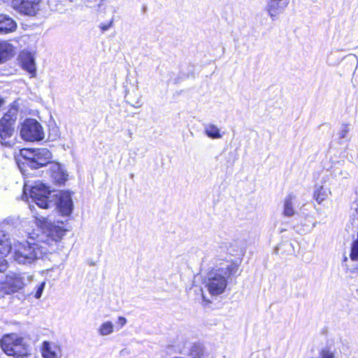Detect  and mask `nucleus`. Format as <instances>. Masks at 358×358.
<instances>
[{
  "mask_svg": "<svg viewBox=\"0 0 358 358\" xmlns=\"http://www.w3.org/2000/svg\"><path fill=\"white\" fill-rule=\"evenodd\" d=\"M347 260H348V258H347V257H344V259H343V261H344V262H346Z\"/></svg>",
  "mask_w": 358,
  "mask_h": 358,
  "instance_id": "2f4dec72",
  "label": "nucleus"
},
{
  "mask_svg": "<svg viewBox=\"0 0 358 358\" xmlns=\"http://www.w3.org/2000/svg\"><path fill=\"white\" fill-rule=\"evenodd\" d=\"M330 193L331 192L329 189L324 188L323 186H315L314 191V198L316 201L320 204L327 198Z\"/></svg>",
  "mask_w": 358,
  "mask_h": 358,
  "instance_id": "f3484780",
  "label": "nucleus"
},
{
  "mask_svg": "<svg viewBox=\"0 0 358 358\" xmlns=\"http://www.w3.org/2000/svg\"><path fill=\"white\" fill-rule=\"evenodd\" d=\"M113 23V19H111V20H110V22H108V23H101V24H100L99 27H100V29H101L102 31H105L108 30L109 28H110V27H112Z\"/></svg>",
  "mask_w": 358,
  "mask_h": 358,
  "instance_id": "bb28decb",
  "label": "nucleus"
},
{
  "mask_svg": "<svg viewBox=\"0 0 358 358\" xmlns=\"http://www.w3.org/2000/svg\"><path fill=\"white\" fill-rule=\"evenodd\" d=\"M204 353L203 346L201 344H194L189 350L192 358H202Z\"/></svg>",
  "mask_w": 358,
  "mask_h": 358,
  "instance_id": "4be33fe9",
  "label": "nucleus"
},
{
  "mask_svg": "<svg viewBox=\"0 0 358 358\" xmlns=\"http://www.w3.org/2000/svg\"><path fill=\"white\" fill-rule=\"evenodd\" d=\"M36 225L41 229L43 234L39 235L33 232L29 234L27 240L24 242H18L14 244L13 259L20 264H31L43 254L40 242L57 241L65 234L66 231L60 227L55 225L48 217L38 216L35 217Z\"/></svg>",
  "mask_w": 358,
  "mask_h": 358,
  "instance_id": "f257e3e1",
  "label": "nucleus"
},
{
  "mask_svg": "<svg viewBox=\"0 0 358 358\" xmlns=\"http://www.w3.org/2000/svg\"><path fill=\"white\" fill-rule=\"evenodd\" d=\"M3 103V99L0 97V106Z\"/></svg>",
  "mask_w": 358,
  "mask_h": 358,
  "instance_id": "7c9ffc66",
  "label": "nucleus"
},
{
  "mask_svg": "<svg viewBox=\"0 0 358 358\" xmlns=\"http://www.w3.org/2000/svg\"><path fill=\"white\" fill-rule=\"evenodd\" d=\"M6 268H7L6 261L3 257H0V272L4 271L6 269Z\"/></svg>",
  "mask_w": 358,
  "mask_h": 358,
  "instance_id": "cd10ccee",
  "label": "nucleus"
},
{
  "mask_svg": "<svg viewBox=\"0 0 358 358\" xmlns=\"http://www.w3.org/2000/svg\"><path fill=\"white\" fill-rule=\"evenodd\" d=\"M11 294V292L8 288L6 285H0V299L4 298L5 296H8Z\"/></svg>",
  "mask_w": 358,
  "mask_h": 358,
  "instance_id": "393cba45",
  "label": "nucleus"
},
{
  "mask_svg": "<svg viewBox=\"0 0 358 358\" xmlns=\"http://www.w3.org/2000/svg\"><path fill=\"white\" fill-rule=\"evenodd\" d=\"M290 0H268L265 10L272 20L282 13L289 3Z\"/></svg>",
  "mask_w": 358,
  "mask_h": 358,
  "instance_id": "1a4fd4ad",
  "label": "nucleus"
},
{
  "mask_svg": "<svg viewBox=\"0 0 358 358\" xmlns=\"http://www.w3.org/2000/svg\"><path fill=\"white\" fill-rule=\"evenodd\" d=\"M237 270L236 266L232 264H227L225 267H220L213 269L207 275L206 287L212 296H217L222 294L227 285V278Z\"/></svg>",
  "mask_w": 358,
  "mask_h": 358,
  "instance_id": "7ed1b4c3",
  "label": "nucleus"
},
{
  "mask_svg": "<svg viewBox=\"0 0 358 358\" xmlns=\"http://www.w3.org/2000/svg\"><path fill=\"white\" fill-rule=\"evenodd\" d=\"M135 99L133 94H129L125 96L126 102L134 108H140L142 106L141 97L136 93Z\"/></svg>",
  "mask_w": 358,
  "mask_h": 358,
  "instance_id": "412c9836",
  "label": "nucleus"
},
{
  "mask_svg": "<svg viewBox=\"0 0 358 358\" xmlns=\"http://www.w3.org/2000/svg\"><path fill=\"white\" fill-rule=\"evenodd\" d=\"M348 132H349V128H348V125H346V124L343 125L339 132L340 138H345Z\"/></svg>",
  "mask_w": 358,
  "mask_h": 358,
  "instance_id": "a878e982",
  "label": "nucleus"
},
{
  "mask_svg": "<svg viewBox=\"0 0 358 358\" xmlns=\"http://www.w3.org/2000/svg\"><path fill=\"white\" fill-rule=\"evenodd\" d=\"M13 55V46L7 41H0V64L8 60Z\"/></svg>",
  "mask_w": 358,
  "mask_h": 358,
  "instance_id": "2eb2a0df",
  "label": "nucleus"
},
{
  "mask_svg": "<svg viewBox=\"0 0 358 358\" xmlns=\"http://www.w3.org/2000/svg\"><path fill=\"white\" fill-rule=\"evenodd\" d=\"M19 57L22 69L30 74L31 78L34 77L36 68L33 55L29 52H22Z\"/></svg>",
  "mask_w": 358,
  "mask_h": 358,
  "instance_id": "f8f14e48",
  "label": "nucleus"
},
{
  "mask_svg": "<svg viewBox=\"0 0 358 358\" xmlns=\"http://www.w3.org/2000/svg\"><path fill=\"white\" fill-rule=\"evenodd\" d=\"M17 109L12 107L0 119V140L5 146L11 147L14 142L10 138L14 133V124L17 120Z\"/></svg>",
  "mask_w": 358,
  "mask_h": 358,
  "instance_id": "423d86ee",
  "label": "nucleus"
},
{
  "mask_svg": "<svg viewBox=\"0 0 358 358\" xmlns=\"http://www.w3.org/2000/svg\"><path fill=\"white\" fill-rule=\"evenodd\" d=\"M32 276L27 273L15 275L6 284L11 293L22 289L27 283L29 282Z\"/></svg>",
  "mask_w": 358,
  "mask_h": 358,
  "instance_id": "9d476101",
  "label": "nucleus"
},
{
  "mask_svg": "<svg viewBox=\"0 0 358 358\" xmlns=\"http://www.w3.org/2000/svg\"><path fill=\"white\" fill-rule=\"evenodd\" d=\"M97 331L100 336H108L114 331V325L110 321L104 322L101 324Z\"/></svg>",
  "mask_w": 358,
  "mask_h": 358,
  "instance_id": "aec40b11",
  "label": "nucleus"
},
{
  "mask_svg": "<svg viewBox=\"0 0 358 358\" xmlns=\"http://www.w3.org/2000/svg\"><path fill=\"white\" fill-rule=\"evenodd\" d=\"M204 133L208 137L212 139L221 138L222 136L218 127L213 124L205 125Z\"/></svg>",
  "mask_w": 358,
  "mask_h": 358,
  "instance_id": "a211bd4d",
  "label": "nucleus"
},
{
  "mask_svg": "<svg viewBox=\"0 0 358 358\" xmlns=\"http://www.w3.org/2000/svg\"><path fill=\"white\" fill-rule=\"evenodd\" d=\"M45 282H41L36 287V293H35V298L38 299L41 297L42 296V294L43 292V290L45 289Z\"/></svg>",
  "mask_w": 358,
  "mask_h": 358,
  "instance_id": "b1692460",
  "label": "nucleus"
},
{
  "mask_svg": "<svg viewBox=\"0 0 358 358\" xmlns=\"http://www.w3.org/2000/svg\"><path fill=\"white\" fill-rule=\"evenodd\" d=\"M22 162H18V166L22 173L25 172V168L38 169L50 164L52 154L45 148L37 149H24L21 150Z\"/></svg>",
  "mask_w": 358,
  "mask_h": 358,
  "instance_id": "20e7f679",
  "label": "nucleus"
},
{
  "mask_svg": "<svg viewBox=\"0 0 358 358\" xmlns=\"http://www.w3.org/2000/svg\"><path fill=\"white\" fill-rule=\"evenodd\" d=\"M127 323V319L124 317L120 316L117 320V324L120 325V329L123 327Z\"/></svg>",
  "mask_w": 358,
  "mask_h": 358,
  "instance_id": "c85d7f7f",
  "label": "nucleus"
},
{
  "mask_svg": "<svg viewBox=\"0 0 358 358\" xmlns=\"http://www.w3.org/2000/svg\"><path fill=\"white\" fill-rule=\"evenodd\" d=\"M56 347H52L50 342L44 341L42 344V356L43 358H57Z\"/></svg>",
  "mask_w": 358,
  "mask_h": 358,
  "instance_id": "6ab92c4d",
  "label": "nucleus"
},
{
  "mask_svg": "<svg viewBox=\"0 0 358 358\" xmlns=\"http://www.w3.org/2000/svg\"><path fill=\"white\" fill-rule=\"evenodd\" d=\"M27 185L25 184L24 185V193H23V196H22V199H27Z\"/></svg>",
  "mask_w": 358,
  "mask_h": 358,
  "instance_id": "c756f323",
  "label": "nucleus"
},
{
  "mask_svg": "<svg viewBox=\"0 0 358 358\" xmlns=\"http://www.w3.org/2000/svg\"><path fill=\"white\" fill-rule=\"evenodd\" d=\"M16 27L17 24L11 17L0 14V34L12 32Z\"/></svg>",
  "mask_w": 358,
  "mask_h": 358,
  "instance_id": "4468645a",
  "label": "nucleus"
},
{
  "mask_svg": "<svg viewBox=\"0 0 358 358\" xmlns=\"http://www.w3.org/2000/svg\"><path fill=\"white\" fill-rule=\"evenodd\" d=\"M0 345L3 352L8 356L23 358L29 355L28 346L24 343L22 338L16 334H9L3 336Z\"/></svg>",
  "mask_w": 358,
  "mask_h": 358,
  "instance_id": "39448f33",
  "label": "nucleus"
},
{
  "mask_svg": "<svg viewBox=\"0 0 358 358\" xmlns=\"http://www.w3.org/2000/svg\"><path fill=\"white\" fill-rule=\"evenodd\" d=\"M350 257L352 261H358V232L357 239L352 243Z\"/></svg>",
  "mask_w": 358,
  "mask_h": 358,
  "instance_id": "5701e85b",
  "label": "nucleus"
},
{
  "mask_svg": "<svg viewBox=\"0 0 358 358\" xmlns=\"http://www.w3.org/2000/svg\"><path fill=\"white\" fill-rule=\"evenodd\" d=\"M296 202V196L293 193H289L285 197L282 207L283 216L291 217L297 213Z\"/></svg>",
  "mask_w": 358,
  "mask_h": 358,
  "instance_id": "ddd939ff",
  "label": "nucleus"
},
{
  "mask_svg": "<svg viewBox=\"0 0 358 358\" xmlns=\"http://www.w3.org/2000/svg\"><path fill=\"white\" fill-rule=\"evenodd\" d=\"M20 135L27 141L42 140L44 137L41 125L34 119H27L21 126Z\"/></svg>",
  "mask_w": 358,
  "mask_h": 358,
  "instance_id": "0eeeda50",
  "label": "nucleus"
},
{
  "mask_svg": "<svg viewBox=\"0 0 358 358\" xmlns=\"http://www.w3.org/2000/svg\"><path fill=\"white\" fill-rule=\"evenodd\" d=\"M29 196L41 208H48L55 197V204L59 212L64 216H69L73 209V201L69 192H59L52 194L48 187L41 182H37L29 189Z\"/></svg>",
  "mask_w": 358,
  "mask_h": 358,
  "instance_id": "f03ea898",
  "label": "nucleus"
},
{
  "mask_svg": "<svg viewBox=\"0 0 358 358\" xmlns=\"http://www.w3.org/2000/svg\"><path fill=\"white\" fill-rule=\"evenodd\" d=\"M49 170L51 178L55 183L62 185L67 180L68 174L60 164L50 163Z\"/></svg>",
  "mask_w": 358,
  "mask_h": 358,
  "instance_id": "9b49d317",
  "label": "nucleus"
},
{
  "mask_svg": "<svg viewBox=\"0 0 358 358\" xmlns=\"http://www.w3.org/2000/svg\"><path fill=\"white\" fill-rule=\"evenodd\" d=\"M12 250V243L10 236L3 231H0V255H7Z\"/></svg>",
  "mask_w": 358,
  "mask_h": 358,
  "instance_id": "dca6fc26",
  "label": "nucleus"
},
{
  "mask_svg": "<svg viewBox=\"0 0 358 358\" xmlns=\"http://www.w3.org/2000/svg\"><path fill=\"white\" fill-rule=\"evenodd\" d=\"M11 3L20 13L34 16L40 10L41 0H12Z\"/></svg>",
  "mask_w": 358,
  "mask_h": 358,
  "instance_id": "6e6552de",
  "label": "nucleus"
}]
</instances>
